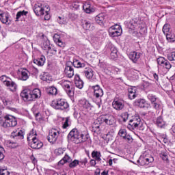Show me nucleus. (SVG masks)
Listing matches in <instances>:
<instances>
[{
	"mask_svg": "<svg viewBox=\"0 0 175 175\" xmlns=\"http://www.w3.org/2000/svg\"><path fill=\"white\" fill-rule=\"evenodd\" d=\"M67 137L68 139V142L75 143V144H80V143H84L88 140V134L84 135L75 128L70 131Z\"/></svg>",
	"mask_w": 175,
	"mask_h": 175,
	"instance_id": "1",
	"label": "nucleus"
},
{
	"mask_svg": "<svg viewBox=\"0 0 175 175\" xmlns=\"http://www.w3.org/2000/svg\"><path fill=\"white\" fill-rule=\"evenodd\" d=\"M21 96L23 100H27V102H31L39 99L42 96V92L38 88H35L33 90L29 89H25L21 93Z\"/></svg>",
	"mask_w": 175,
	"mask_h": 175,
	"instance_id": "2",
	"label": "nucleus"
},
{
	"mask_svg": "<svg viewBox=\"0 0 175 175\" xmlns=\"http://www.w3.org/2000/svg\"><path fill=\"white\" fill-rule=\"evenodd\" d=\"M51 107L55 110H59L60 111H68L69 110V103L64 98H57L53 100L51 104Z\"/></svg>",
	"mask_w": 175,
	"mask_h": 175,
	"instance_id": "3",
	"label": "nucleus"
},
{
	"mask_svg": "<svg viewBox=\"0 0 175 175\" xmlns=\"http://www.w3.org/2000/svg\"><path fill=\"white\" fill-rule=\"evenodd\" d=\"M128 128L129 129H137L139 128V131H144V125L142 122L140 116L137 115L131 116V118L129 119Z\"/></svg>",
	"mask_w": 175,
	"mask_h": 175,
	"instance_id": "4",
	"label": "nucleus"
},
{
	"mask_svg": "<svg viewBox=\"0 0 175 175\" xmlns=\"http://www.w3.org/2000/svg\"><path fill=\"white\" fill-rule=\"evenodd\" d=\"M17 126V118L12 115H5L2 123L3 128H13Z\"/></svg>",
	"mask_w": 175,
	"mask_h": 175,
	"instance_id": "5",
	"label": "nucleus"
},
{
	"mask_svg": "<svg viewBox=\"0 0 175 175\" xmlns=\"http://www.w3.org/2000/svg\"><path fill=\"white\" fill-rule=\"evenodd\" d=\"M59 84H60L67 95L70 96V98H72V96L75 95V88L72 86L70 81L63 79L59 82Z\"/></svg>",
	"mask_w": 175,
	"mask_h": 175,
	"instance_id": "6",
	"label": "nucleus"
},
{
	"mask_svg": "<svg viewBox=\"0 0 175 175\" xmlns=\"http://www.w3.org/2000/svg\"><path fill=\"white\" fill-rule=\"evenodd\" d=\"M163 32L166 36V40L170 43H173L175 42V35L170 29V25L165 23L163 27Z\"/></svg>",
	"mask_w": 175,
	"mask_h": 175,
	"instance_id": "7",
	"label": "nucleus"
},
{
	"mask_svg": "<svg viewBox=\"0 0 175 175\" xmlns=\"http://www.w3.org/2000/svg\"><path fill=\"white\" fill-rule=\"evenodd\" d=\"M61 134V129H52L49 131V135L46 137V139L49 143L51 144H55L58 136Z\"/></svg>",
	"mask_w": 175,
	"mask_h": 175,
	"instance_id": "8",
	"label": "nucleus"
},
{
	"mask_svg": "<svg viewBox=\"0 0 175 175\" xmlns=\"http://www.w3.org/2000/svg\"><path fill=\"white\" fill-rule=\"evenodd\" d=\"M90 88L93 91V96L96 99H98V100H102V96H103V89L100 88L99 85H90Z\"/></svg>",
	"mask_w": 175,
	"mask_h": 175,
	"instance_id": "9",
	"label": "nucleus"
},
{
	"mask_svg": "<svg viewBox=\"0 0 175 175\" xmlns=\"http://www.w3.org/2000/svg\"><path fill=\"white\" fill-rule=\"evenodd\" d=\"M102 122L100 116H99L92 124V132L96 133L97 135H100V131H102Z\"/></svg>",
	"mask_w": 175,
	"mask_h": 175,
	"instance_id": "10",
	"label": "nucleus"
},
{
	"mask_svg": "<svg viewBox=\"0 0 175 175\" xmlns=\"http://www.w3.org/2000/svg\"><path fill=\"white\" fill-rule=\"evenodd\" d=\"M109 33L111 38L121 36L122 33V28L119 25H115L109 29Z\"/></svg>",
	"mask_w": 175,
	"mask_h": 175,
	"instance_id": "11",
	"label": "nucleus"
},
{
	"mask_svg": "<svg viewBox=\"0 0 175 175\" xmlns=\"http://www.w3.org/2000/svg\"><path fill=\"white\" fill-rule=\"evenodd\" d=\"M141 21L137 18L131 19L128 23V28L135 31V29H144V27L142 25Z\"/></svg>",
	"mask_w": 175,
	"mask_h": 175,
	"instance_id": "12",
	"label": "nucleus"
},
{
	"mask_svg": "<svg viewBox=\"0 0 175 175\" xmlns=\"http://www.w3.org/2000/svg\"><path fill=\"white\" fill-rule=\"evenodd\" d=\"M10 14H9V12L0 10V21L2 24L10 25L12 24V19H10Z\"/></svg>",
	"mask_w": 175,
	"mask_h": 175,
	"instance_id": "13",
	"label": "nucleus"
},
{
	"mask_svg": "<svg viewBox=\"0 0 175 175\" xmlns=\"http://www.w3.org/2000/svg\"><path fill=\"white\" fill-rule=\"evenodd\" d=\"M100 118L103 124H106V125H114L116 124V118L113 115H100Z\"/></svg>",
	"mask_w": 175,
	"mask_h": 175,
	"instance_id": "14",
	"label": "nucleus"
},
{
	"mask_svg": "<svg viewBox=\"0 0 175 175\" xmlns=\"http://www.w3.org/2000/svg\"><path fill=\"white\" fill-rule=\"evenodd\" d=\"M147 98L148 100L151 102L153 108L158 110V109H159V106H161V100H159V98L152 94H148Z\"/></svg>",
	"mask_w": 175,
	"mask_h": 175,
	"instance_id": "15",
	"label": "nucleus"
},
{
	"mask_svg": "<svg viewBox=\"0 0 175 175\" xmlns=\"http://www.w3.org/2000/svg\"><path fill=\"white\" fill-rule=\"evenodd\" d=\"M112 106L115 110H122L125 107V101L122 99L115 98L112 103Z\"/></svg>",
	"mask_w": 175,
	"mask_h": 175,
	"instance_id": "16",
	"label": "nucleus"
},
{
	"mask_svg": "<svg viewBox=\"0 0 175 175\" xmlns=\"http://www.w3.org/2000/svg\"><path fill=\"white\" fill-rule=\"evenodd\" d=\"M157 64L159 65V66L165 68V69H167V70L172 68V64L170 62H169L167 59H165L163 57H159L157 58Z\"/></svg>",
	"mask_w": 175,
	"mask_h": 175,
	"instance_id": "17",
	"label": "nucleus"
},
{
	"mask_svg": "<svg viewBox=\"0 0 175 175\" xmlns=\"http://www.w3.org/2000/svg\"><path fill=\"white\" fill-rule=\"evenodd\" d=\"M64 75L66 77H68V79H72V77L75 76V69L73 68V66H71V64H70L68 62L66 64Z\"/></svg>",
	"mask_w": 175,
	"mask_h": 175,
	"instance_id": "18",
	"label": "nucleus"
},
{
	"mask_svg": "<svg viewBox=\"0 0 175 175\" xmlns=\"http://www.w3.org/2000/svg\"><path fill=\"white\" fill-rule=\"evenodd\" d=\"M33 12L36 16H43L46 10L42 3H38L34 5Z\"/></svg>",
	"mask_w": 175,
	"mask_h": 175,
	"instance_id": "19",
	"label": "nucleus"
},
{
	"mask_svg": "<svg viewBox=\"0 0 175 175\" xmlns=\"http://www.w3.org/2000/svg\"><path fill=\"white\" fill-rule=\"evenodd\" d=\"M133 105L137 107H140V109H144L146 107H148L149 106L148 103H147L144 98H138L135 100Z\"/></svg>",
	"mask_w": 175,
	"mask_h": 175,
	"instance_id": "20",
	"label": "nucleus"
},
{
	"mask_svg": "<svg viewBox=\"0 0 175 175\" xmlns=\"http://www.w3.org/2000/svg\"><path fill=\"white\" fill-rule=\"evenodd\" d=\"M31 140V148H33L34 150H39L43 147V142H40V140H38L36 137H33Z\"/></svg>",
	"mask_w": 175,
	"mask_h": 175,
	"instance_id": "21",
	"label": "nucleus"
},
{
	"mask_svg": "<svg viewBox=\"0 0 175 175\" xmlns=\"http://www.w3.org/2000/svg\"><path fill=\"white\" fill-rule=\"evenodd\" d=\"M4 85L7 87L8 90L11 91V92H16V91H17V83L13 81L11 78L8 79V81Z\"/></svg>",
	"mask_w": 175,
	"mask_h": 175,
	"instance_id": "22",
	"label": "nucleus"
},
{
	"mask_svg": "<svg viewBox=\"0 0 175 175\" xmlns=\"http://www.w3.org/2000/svg\"><path fill=\"white\" fill-rule=\"evenodd\" d=\"M79 105L80 107H82V109H84L85 110H88V111L92 109V105L90 103V101L86 99L79 100Z\"/></svg>",
	"mask_w": 175,
	"mask_h": 175,
	"instance_id": "23",
	"label": "nucleus"
},
{
	"mask_svg": "<svg viewBox=\"0 0 175 175\" xmlns=\"http://www.w3.org/2000/svg\"><path fill=\"white\" fill-rule=\"evenodd\" d=\"M82 8L85 13L90 14V13H94L95 12V8L94 6L91 5L90 1L85 2L83 5Z\"/></svg>",
	"mask_w": 175,
	"mask_h": 175,
	"instance_id": "24",
	"label": "nucleus"
},
{
	"mask_svg": "<svg viewBox=\"0 0 175 175\" xmlns=\"http://www.w3.org/2000/svg\"><path fill=\"white\" fill-rule=\"evenodd\" d=\"M46 92L50 96H57L58 94V89H57L54 85L46 87Z\"/></svg>",
	"mask_w": 175,
	"mask_h": 175,
	"instance_id": "25",
	"label": "nucleus"
},
{
	"mask_svg": "<svg viewBox=\"0 0 175 175\" xmlns=\"http://www.w3.org/2000/svg\"><path fill=\"white\" fill-rule=\"evenodd\" d=\"M74 82L75 84V87H77V88H79V90H81L83 87H84V82L83 81L81 78H80V75L77 74L75 76Z\"/></svg>",
	"mask_w": 175,
	"mask_h": 175,
	"instance_id": "26",
	"label": "nucleus"
},
{
	"mask_svg": "<svg viewBox=\"0 0 175 175\" xmlns=\"http://www.w3.org/2000/svg\"><path fill=\"white\" fill-rule=\"evenodd\" d=\"M141 53L139 52L133 51L131 52L129 57L134 63L136 64L137 61L140 59Z\"/></svg>",
	"mask_w": 175,
	"mask_h": 175,
	"instance_id": "27",
	"label": "nucleus"
},
{
	"mask_svg": "<svg viewBox=\"0 0 175 175\" xmlns=\"http://www.w3.org/2000/svg\"><path fill=\"white\" fill-rule=\"evenodd\" d=\"M160 158L163 159L166 163H169V156L167 155V150L165 148H160Z\"/></svg>",
	"mask_w": 175,
	"mask_h": 175,
	"instance_id": "28",
	"label": "nucleus"
},
{
	"mask_svg": "<svg viewBox=\"0 0 175 175\" xmlns=\"http://www.w3.org/2000/svg\"><path fill=\"white\" fill-rule=\"evenodd\" d=\"M71 161L72 157L68 155V154H66L64 157L58 162L57 165L58 166H64L65 163H70Z\"/></svg>",
	"mask_w": 175,
	"mask_h": 175,
	"instance_id": "29",
	"label": "nucleus"
},
{
	"mask_svg": "<svg viewBox=\"0 0 175 175\" xmlns=\"http://www.w3.org/2000/svg\"><path fill=\"white\" fill-rule=\"evenodd\" d=\"M105 17L106 16L104 13H100L95 17V21L97 24H99V25H103L105 24Z\"/></svg>",
	"mask_w": 175,
	"mask_h": 175,
	"instance_id": "30",
	"label": "nucleus"
},
{
	"mask_svg": "<svg viewBox=\"0 0 175 175\" xmlns=\"http://www.w3.org/2000/svg\"><path fill=\"white\" fill-rule=\"evenodd\" d=\"M70 65H72L74 68H85V64L80 62V61L77 60V59H74L73 62H68Z\"/></svg>",
	"mask_w": 175,
	"mask_h": 175,
	"instance_id": "31",
	"label": "nucleus"
},
{
	"mask_svg": "<svg viewBox=\"0 0 175 175\" xmlns=\"http://www.w3.org/2000/svg\"><path fill=\"white\" fill-rule=\"evenodd\" d=\"M46 62V57L44 55H41L40 57L33 59V64L38 65V66H43Z\"/></svg>",
	"mask_w": 175,
	"mask_h": 175,
	"instance_id": "32",
	"label": "nucleus"
},
{
	"mask_svg": "<svg viewBox=\"0 0 175 175\" xmlns=\"http://www.w3.org/2000/svg\"><path fill=\"white\" fill-rule=\"evenodd\" d=\"M27 79H29V71L25 68L23 69L21 72L20 80L27 81Z\"/></svg>",
	"mask_w": 175,
	"mask_h": 175,
	"instance_id": "33",
	"label": "nucleus"
},
{
	"mask_svg": "<svg viewBox=\"0 0 175 175\" xmlns=\"http://www.w3.org/2000/svg\"><path fill=\"white\" fill-rule=\"evenodd\" d=\"M83 75H85L86 79H92L94 77V70L91 68H86L83 70Z\"/></svg>",
	"mask_w": 175,
	"mask_h": 175,
	"instance_id": "34",
	"label": "nucleus"
},
{
	"mask_svg": "<svg viewBox=\"0 0 175 175\" xmlns=\"http://www.w3.org/2000/svg\"><path fill=\"white\" fill-rule=\"evenodd\" d=\"M92 158L98 162H100L102 161V153L100 151L93 150L92 152Z\"/></svg>",
	"mask_w": 175,
	"mask_h": 175,
	"instance_id": "35",
	"label": "nucleus"
},
{
	"mask_svg": "<svg viewBox=\"0 0 175 175\" xmlns=\"http://www.w3.org/2000/svg\"><path fill=\"white\" fill-rule=\"evenodd\" d=\"M155 124L159 128H163V126L166 125V122L163 120V118L162 116H159L156 119Z\"/></svg>",
	"mask_w": 175,
	"mask_h": 175,
	"instance_id": "36",
	"label": "nucleus"
},
{
	"mask_svg": "<svg viewBox=\"0 0 175 175\" xmlns=\"http://www.w3.org/2000/svg\"><path fill=\"white\" fill-rule=\"evenodd\" d=\"M82 27L85 31H90L94 27L91 22H89L88 21H83L82 22Z\"/></svg>",
	"mask_w": 175,
	"mask_h": 175,
	"instance_id": "37",
	"label": "nucleus"
},
{
	"mask_svg": "<svg viewBox=\"0 0 175 175\" xmlns=\"http://www.w3.org/2000/svg\"><path fill=\"white\" fill-rule=\"evenodd\" d=\"M118 51L117 50V48L115 46H112L111 48V53H110V58L111 59H117L118 57Z\"/></svg>",
	"mask_w": 175,
	"mask_h": 175,
	"instance_id": "38",
	"label": "nucleus"
},
{
	"mask_svg": "<svg viewBox=\"0 0 175 175\" xmlns=\"http://www.w3.org/2000/svg\"><path fill=\"white\" fill-rule=\"evenodd\" d=\"M41 80L46 81V83H50L53 80V78L48 72H44L41 77Z\"/></svg>",
	"mask_w": 175,
	"mask_h": 175,
	"instance_id": "39",
	"label": "nucleus"
},
{
	"mask_svg": "<svg viewBox=\"0 0 175 175\" xmlns=\"http://www.w3.org/2000/svg\"><path fill=\"white\" fill-rule=\"evenodd\" d=\"M51 46H50V40H46L42 42V49L47 51Z\"/></svg>",
	"mask_w": 175,
	"mask_h": 175,
	"instance_id": "40",
	"label": "nucleus"
},
{
	"mask_svg": "<svg viewBox=\"0 0 175 175\" xmlns=\"http://www.w3.org/2000/svg\"><path fill=\"white\" fill-rule=\"evenodd\" d=\"M79 161V166H81V167H85L87 165V163H88V159L87 157H85L83 159H80Z\"/></svg>",
	"mask_w": 175,
	"mask_h": 175,
	"instance_id": "41",
	"label": "nucleus"
},
{
	"mask_svg": "<svg viewBox=\"0 0 175 175\" xmlns=\"http://www.w3.org/2000/svg\"><path fill=\"white\" fill-rule=\"evenodd\" d=\"M120 117H121L123 122H126V121H128L129 117H131V114H129L128 112H123L120 115Z\"/></svg>",
	"mask_w": 175,
	"mask_h": 175,
	"instance_id": "42",
	"label": "nucleus"
},
{
	"mask_svg": "<svg viewBox=\"0 0 175 175\" xmlns=\"http://www.w3.org/2000/svg\"><path fill=\"white\" fill-rule=\"evenodd\" d=\"M28 14V11L23 10V11H19L16 14V21H18L20 17L22 16H27Z\"/></svg>",
	"mask_w": 175,
	"mask_h": 175,
	"instance_id": "43",
	"label": "nucleus"
},
{
	"mask_svg": "<svg viewBox=\"0 0 175 175\" xmlns=\"http://www.w3.org/2000/svg\"><path fill=\"white\" fill-rule=\"evenodd\" d=\"M118 135L120 137H122V139H124L126 135H128V133L126 132V129H121L119 132Z\"/></svg>",
	"mask_w": 175,
	"mask_h": 175,
	"instance_id": "44",
	"label": "nucleus"
},
{
	"mask_svg": "<svg viewBox=\"0 0 175 175\" xmlns=\"http://www.w3.org/2000/svg\"><path fill=\"white\" fill-rule=\"evenodd\" d=\"M65 152V148H59L55 150V155L59 157V155H62Z\"/></svg>",
	"mask_w": 175,
	"mask_h": 175,
	"instance_id": "45",
	"label": "nucleus"
},
{
	"mask_svg": "<svg viewBox=\"0 0 175 175\" xmlns=\"http://www.w3.org/2000/svg\"><path fill=\"white\" fill-rule=\"evenodd\" d=\"M55 42L59 46V47H62V49L65 47V42H64L62 40H61V38H56Z\"/></svg>",
	"mask_w": 175,
	"mask_h": 175,
	"instance_id": "46",
	"label": "nucleus"
},
{
	"mask_svg": "<svg viewBox=\"0 0 175 175\" xmlns=\"http://www.w3.org/2000/svg\"><path fill=\"white\" fill-rule=\"evenodd\" d=\"M69 118H64L63 119V121H64V122H63V125H62V128L63 129H66V128H68V126H69Z\"/></svg>",
	"mask_w": 175,
	"mask_h": 175,
	"instance_id": "47",
	"label": "nucleus"
},
{
	"mask_svg": "<svg viewBox=\"0 0 175 175\" xmlns=\"http://www.w3.org/2000/svg\"><path fill=\"white\" fill-rule=\"evenodd\" d=\"M10 77H6V75H2L0 77V81H2L3 84L5 85L10 80Z\"/></svg>",
	"mask_w": 175,
	"mask_h": 175,
	"instance_id": "48",
	"label": "nucleus"
},
{
	"mask_svg": "<svg viewBox=\"0 0 175 175\" xmlns=\"http://www.w3.org/2000/svg\"><path fill=\"white\" fill-rule=\"evenodd\" d=\"M78 165H79V160L75 159L73 161L70 162L69 167H70V169H73L76 167V166H78Z\"/></svg>",
	"mask_w": 175,
	"mask_h": 175,
	"instance_id": "49",
	"label": "nucleus"
},
{
	"mask_svg": "<svg viewBox=\"0 0 175 175\" xmlns=\"http://www.w3.org/2000/svg\"><path fill=\"white\" fill-rule=\"evenodd\" d=\"M49 55H55L57 54V49L51 48V46L46 51Z\"/></svg>",
	"mask_w": 175,
	"mask_h": 175,
	"instance_id": "50",
	"label": "nucleus"
},
{
	"mask_svg": "<svg viewBox=\"0 0 175 175\" xmlns=\"http://www.w3.org/2000/svg\"><path fill=\"white\" fill-rule=\"evenodd\" d=\"M144 161H146V165H148V163H152L154 162V157L151 156L144 157Z\"/></svg>",
	"mask_w": 175,
	"mask_h": 175,
	"instance_id": "51",
	"label": "nucleus"
},
{
	"mask_svg": "<svg viewBox=\"0 0 175 175\" xmlns=\"http://www.w3.org/2000/svg\"><path fill=\"white\" fill-rule=\"evenodd\" d=\"M16 139H24V131L23 130L16 131Z\"/></svg>",
	"mask_w": 175,
	"mask_h": 175,
	"instance_id": "52",
	"label": "nucleus"
},
{
	"mask_svg": "<svg viewBox=\"0 0 175 175\" xmlns=\"http://www.w3.org/2000/svg\"><path fill=\"white\" fill-rule=\"evenodd\" d=\"M9 147H10V148H17L18 147H20V144L17 142H10Z\"/></svg>",
	"mask_w": 175,
	"mask_h": 175,
	"instance_id": "53",
	"label": "nucleus"
},
{
	"mask_svg": "<svg viewBox=\"0 0 175 175\" xmlns=\"http://www.w3.org/2000/svg\"><path fill=\"white\" fill-rule=\"evenodd\" d=\"M3 152H5V148L0 146V161H3V159H5V154Z\"/></svg>",
	"mask_w": 175,
	"mask_h": 175,
	"instance_id": "54",
	"label": "nucleus"
},
{
	"mask_svg": "<svg viewBox=\"0 0 175 175\" xmlns=\"http://www.w3.org/2000/svg\"><path fill=\"white\" fill-rule=\"evenodd\" d=\"M32 137H36V131L33 130L30 131L29 136L27 137L28 142H29V140H31L30 139H32Z\"/></svg>",
	"mask_w": 175,
	"mask_h": 175,
	"instance_id": "55",
	"label": "nucleus"
},
{
	"mask_svg": "<svg viewBox=\"0 0 175 175\" xmlns=\"http://www.w3.org/2000/svg\"><path fill=\"white\" fill-rule=\"evenodd\" d=\"M167 59L169 61H175V52H172L167 55Z\"/></svg>",
	"mask_w": 175,
	"mask_h": 175,
	"instance_id": "56",
	"label": "nucleus"
},
{
	"mask_svg": "<svg viewBox=\"0 0 175 175\" xmlns=\"http://www.w3.org/2000/svg\"><path fill=\"white\" fill-rule=\"evenodd\" d=\"M137 163H139L141 166H144V165H147V163H146V161H144V157H141L138 160Z\"/></svg>",
	"mask_w": 175,
	"mask_h": 175,
	"instance_id": "57",
	"label": "nucleus"
},
{
	"mask_svg": "<svg viewBox=\"0 0 175 175\" xmlns=\"http://www.w3.org/2000/svg\"><path fill=\"white\" fill-rule=\"evenodd\" d=\"M49 12H50V9L49 8H46V10H45L44 13H46V15L44 16V20H50V14H49Z\"/></svg>",
	"mask_w": 175,
	"mask_h": 175,
	"instance_id": "58",
	"label": "nucleus"
},
{
	"mask_svg": "<svg viewBox=\"0 0 175 175\" xmlns=\"http://www.w3.org/2000/svg\"><path fill=\"white\" fill-rule=\"evenodd\" d=\"M0 175H10V172H9V171H8V170H5V169H0Z\"/></svg>",
	"mask_w": 175,
	"mask_h": 175,
	"instance_id": "59",
	"label": "nucleus"
},
{
	"mask_svg": "<svg viewBox=\"0 0 175 175\" xmlns=\"http://www.w3.org/2000/svg\"><path fill=\"white\" fill-rule=\"evenodd\" d=\"M73 10H80V3H75L72 4Z\"/></svg>",
	"mask_w": 175,
	"mask_h": 175,
	"instance_id": "60",
	"label": "nucleus"
},
{
	"mask_svg": "<svg viewBox=\"0 0 175 175\" xmlns=\"http://www.w3.org/2000/svg\"><path fill=\"white\" fill-rule=\"evenodd\" d=\"M136 87H130L128 88V92L129 94L135 93L137 92Z\"/></svg>",
	"mask_w": 175,
	"mask_h": 175,
	"instance_id": "61",
	"label": "nucleus"
},
{
	"mask_svg": "<svg viewBox=\"0 0 175 175\" xmlns=\"http://www.w3.org/2000/svg\"><path fill=\"white\" fill-rule=\"evenodd\" d=\"M137 96V92L135 93H129V99H135Z\"/></svg>",
	"mask_w": 175,
	"mask_h": 175,
	"instance_id": "62",
	"label": "nucleus"
},
{
	"mask_svg": "<svg viewBox=\"0 0 175 175\" xmlns=\"http://www.w3.org/2000/svg\"><path fill=\"white\" fill-rule=\"evenodd\" d=\"M124 140H126L127 142H132L133 139L132 138V136H131L129 134H127L125 136V138H124Z\"/></svg>",
	"mask_w": 175,
	"mask_h": 175,
	"instance_id": "63",
	"label": "nucleus"
},
{
	"mask_svg": "<svg viewBox=\"0 0 175 175\" xmlns=\"http://www.w3.org/2000/svg\"><path fill=\"white\" fill-rule=\"evenodd\" d=\"M130 72H131V73L132 74V75H139V73H140V72L139 71V70H135V69H133V68H131V70H130Z\"/></svg>",
	"mask_w": 175,
	"mask_h": 175,
	"instance_id": "64",
	"label": "nucleus"
}]
</instances>
